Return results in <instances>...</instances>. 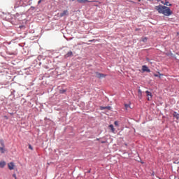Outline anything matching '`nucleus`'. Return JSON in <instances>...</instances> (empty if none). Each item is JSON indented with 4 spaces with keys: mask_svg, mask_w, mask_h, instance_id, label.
Returning a JSON list of instances; mask_svg holds the SVG:
<instances>
[{
    "mask_svg": "<svg viewBox=\"0 0 179 179\" xmlns=\"http://www.w3.org/2000/svg\"><path fill=\"white\" fill-rule=\"evenodd\" d=\"M155 10H157V11L159 13L164 15V16H171V15H173V11H171L170 8L166 6H162V5L157 6H155Z\"/></svg>",
    "mask_w": 179,
    "mask_h": 179,
    "instance_id": "f257e3e1",
    "label": "nucleus"
},
{
    "mask_svg": "<svg viewBox=\"0 0 179 179\" xmlns=\"http://www.w3.org/2000/svg\"><path fill=\"white\" fill-rule=\"evenodd\" d=\"M0 152L1 153H5V143L2 139H0Z\"/></svg>",
    "mask_w": 179,
    "mask_h": 179,
    "instance_id": "f03ea898",
    "label": "nucleus"
},
{
    "mask_svg": "<svg viewBox=\"0 0 179 179\" xmlns=\"http://www.w3.org/2000/svg\"><path fill=\"white\" fill-rule=\"evenodd\" d=\"M107 75L103 74L101 73L96 72V77L98 78L99 79H101L103 78H106Z\"/></svg>",
    "mask_w": 179,
    "mask_h": 179,
    "instance_id": "7ed1b4c3",
    "label": "nucleus"
},
{
    "mask_svg": "<svg viewBox=\"0 0 179 179\" xmlns=\"http://www.w3.org/2000/svg\"><path fill=\"white\" fill-rule=\"evenodd\" d=\"M146 95H147V100L148 101H151L152 100V92H149V91H145Z\"/></svg>",
    "mask_w": 179,
    "mask_h": 179,
    "instance_id": "20e7f679",
    "label": "nucleus"
},
{
    "mask_svg": "<svg viewBox=\"0 0 179 179\" xmlns=\"http://www.w3.org/2000/svg\"><path fill=\"white\" fill-rule=\"evenodd\" d=\"M8 167L9 170H13L15 169V164L13 162H10L8 164Z\"/></svg>",
    "mask_w": 179,
    "mask_h": 179,
    "instance_id": "39448f33",
    "label": "nucleus"
},
{
    "mask_svg": "<svg viewBox=\"0 0 179 179\" xmlns=\"http://www.w3.org/2000/svg\"><path fill=\"white\" fill-rule=\"evenodd\" d=\"M142 71L143 72H150V69L145 65L142 66Z\"/></svg>",
    "mask_w": 179,
    "mask_h": 179,
    "instance_id": "423d86ee",
    "label": "nucleus"
},
{
    "mask_svg": "<svg viewBox=\"0 0 179 179\" xmlns=\"http://www.w3.org/2000/svg\"><path fill=\"white\" fill-rule=\"evenodd\" d=\"M161 3L163 5H166V6H172V4L170 3V2L167 1V0H166L165 1H161Z\"/></svg>",
    "mask_w": 179,
    "mask_h": 179,
    "instance_id": "0eeeda50",
    "label": "nucleus"
},
{
    "mask_svg": "<svg viewBox=\"0 0 179 179\" xmlns=\"http://www.w3.org/2000/svg\"><path fill=\"white\" fill-rule=\"evenodd\" d=\"M66 15H68V10H65L62 13H61L59 16L61 17H63V16H66Z\"/></svg>",
    "mask_w": 179,
    "mask_h": 179,
    "instance_id": "6e6552de",
    "label": "nucleus"
},
{
    "mask_svg": "<svg viewBox=\"0 0 179 179\" xmlns=\"http://www.w3.org/2000/svg\"><path fill=\"white\" fill-rule=\"evenodd\" d=\"M73 55V53L72 51H69L67 52V54L65 55V58H69V57H72Z\"/></svg>",
    "mask_w": 179,
    "mask_h": 179,
    "instance_id": "1a4fd4ad",
    "label": "nucleus"
},
{
    "mask_svg": "<svg viewBox=\"0 0 179 179\" xmlns=\"http://www.w3.org/2000/svg\"><path fill=\"white\" fill-rule=\"evenodd\" d=\"M108 128L110 129V131H111V132H113V134H115V129L114 128V125L110 124L108 126Z\"/></svg>",
    "mask_w": 179,
    "mask_h": 179,
    "instance_id": "9d476101",
    "label": "nucleus"
},
{
    "mask_svg": "<svg viewBox=\"0 0 179 179\" xmlns=\"http://www.w3.org/2000/svg\"><path fill=\"white\" fill-rule=\"evenodd\" d=\"M6 166V162L5 161L0 162V169H3Z\"/></svg>",
    "mask_w": 179,
    "mask_h": 179,
    "instance_id": "9b49d317",
    "label": "nucleus"
},
{
    "mask_svg": "<svg viewBox=\"0 0 179 179\" xmlns=\"http://www.w3.org/2000/svg\"><path fill=\"white\" fill-rule=\"evenodd\" d=\"M78 3H86V2H89V0H77Z\"/></svg>",
    "mask_w": 179,
    "mask_h": 179,
    "instance_id": "f8f14e48",
    "label": "nucleus"
},
{
    "mask_svg": "<svg viewBox=\"0 0 179 179\" xmlns=\"http://www.w3.org/2000/svg\"><path fill=\"white\" fill-rule=\"evenodd\" d=\"M138 96L139 97V99H142V90H141V89L138 90Z\"/></svg>",
    "mask_w": 179,
    "mask_h": 179,
    "instance_id": "ddd939ff",
    "label": "nucleus"
},
{
    "mask_svg": "<svg viewBox=\"0 0 179 179\" xmlns=\"http://www.w3.org/2000/svg\"><path fill=\"white\" fill-rule=\"evenodd\" d=\"M173 117L176 118V120H179V114L177 112L173 113Z\"/></svg>",
    "mask_w": 179,
    "mask_h": 179,
    "instance_id": "4468645a",
    "label": "nucleus"
},
{
    "mask_svg": "<svg viewBox=\"0 0 179 179\" xmlns=\"http://www.w3.org/2000/svg\"><path fill=\"white\" fill-rule=\"evenodd\" d=\"M146 41H148V38L147 37L142 38V42L143 43H146Z\"/></svg>",
    "mask_w": 179,
    "mask_h": 179,
    "instance_id": "2eb2a0df",
    "label": "nucleus"
},
{
    "mask_svg": "<svg viewBox=\"0 0 179 179\" xmlns=\"http://www.w3.org/2000/svg\"><path fill=\"white\" fill-rule=\"evenodd\" d=\"M124 107L126 110H128V108H129V104H124Z\"/></svg>",
    "mask_w": 179,
    "mask_h": 179,
    "instance_id": "dca6fc26",
    "label": "nucleus"
},
{
    "mask_svg": "<svg viewBox=\"0 0 179 179\" xmlns=\"http://www.w3.org/2000/svg\"><path fill=\"white\" fill-rule=\"evenodd\" d=\"M114 124L115 127H118V121H115Z\"/></svg>",
    "mask_w": 179,
    "mask_h": 179,
    "instance_id": "f3484780",
    "label": "nucleus"
},
{
    "mask_svg": "<svg viewBox=\"0 0 179 179\" xmlns=\"http://www.w3.org/2000/svg\"><path fill=\"white\" fill-rule=\"evenodd\" d=\"M29 149H30L31 150H33V147L31 146V145H29Z\"/></svg>",
    "mask_w": 179,
    "mask_h": 179,
    "instance_id": "a211bd4d",
    "label": "nucleus"
},
{
    "mask_svg": "<svg viewBox=\"0 0 179 179\" xmlns=\"http://www.w3.org/2000/svg\"><path fill=\"white\" fill-rule=\"evenodd\" d=\"M42 1H43V0H39V1H38V5H40V3H41Z\"/></svg>",
    "mask_w": 179,
    "mask_h": 179,
    "instance_id": "6ab92c4d",
    "label": "nucleus"
},
{
    "mask_svg": "<svg viewBox=\"0 0 179 179\" xmlns=\"http://www.w3.org/2000/svg\"><path fill=\"white\" fill-rule=\"evenodd\" d=\"M93 41H94V39H92V40H90V41H89L90 43H93Z\"/></svg>",
    "mask_w": 179,
    "mask_h": 179,
    "instance_id": "aec40b11",
    "label": "nucleus"
},
{
    "mask_svg": "<svg viewBox=\"0 0 179 179\" xmlns=\"http://www.w3.org/2000/svg\"><path fill=\"white\" fill-rule=\"evenodd\" d=\"M60 92H61V93H65V90H62Z\"/></svg>",
    "mask_w": 179,
    "mask_h": 179,
    "instance_id": "412c9836",
    "label": "nucleus"
},
{
    "mask_svg": "<svg viewBox=\"0 0 179 179\" xmlns=\"http://www.w3.org/2000/svg\"><path fill=\"white\" fill-rule=\"evenodd\" d=\"M13 177H14V178L16 179V174H13Z\"/></svg>",
    "mask_w": 179,
    "mask_h": 179,
    "instance_id": "4be33fe9",
    "label": "nucleus"
},
{
    "mask_svg": "<svg viewBox=\"0 0 179 179\" xmlns=\"http://www.w3.org/2000/svg\"><path fill=\"white\" fill-rule=\"evenodd\" d=\"M154 76H155V78H157V76H159V75L155 74Z\"/></svg>",
    "mask_w": 179,
    "mask_h": 179,
    "instance_id": "5701e85b",
    "label": "nucleus"
},
{
    "mask_svg": "<svg viewBox=\"0 0 179 179\" xmlns=\"http://www.w3.org/2000/svg\"><path fill=\"white\" fill-rule=\"evenodd\" d=\"M101 143H105V142H104V141H102Z\"/></svg>",
    "mask_w": 179,
    "mask_h": 179,
    "instance_id": "b1692460",
    "label": "nucleus"
},
{
    "mask_svg": "<svg viewBox=\"0 0 179 179\" xmlns=\"http://www.w3.org/2000/svg\"><path fill=\"white\" fill-rule=\"evenodd\" d=\"M139 1V2H141V0H138Z\"/></svg>",
    "mask_w": 179,
    "mask_h": 179,
    "instance_id": "393cba45",
    "label": "nucleus"
},
{
    "mask_svg": "<svg viewBox=\"0 0 179 179\" xmlns=\"http://www.w3.org/2000/svg\"><path fill=\"white\" fill-rule=\"evenodd\" d=\"M71 1H75V0H71Z\"/></svg>",
    "mask_w": 179,
    "mask_h": 179,
    "instance_id": "a878e982",
    "label": "nucleus"
}]
</instances>
